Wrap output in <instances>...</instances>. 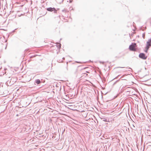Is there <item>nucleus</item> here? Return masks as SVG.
<instances>
[{"label": "nucleus", "instance_id": "13", "mask_svg": "<svg viewBox=\"0 0 151 151\" xmlns=\"http://www.w3.org/2000/svg\"><path fill=\"white\" fill-rule=\"evenodd\" d=\"M147 49H146V50H145V52H147Z\"/></svg>", "mask_w": 151, "mask_h": 151}, {"label": "nucleus", "instance_id": "1", "mask_svg": "<svg viewBox=\"0 0 151 151\" xmlns=\"http://www.w3.org/2000/svg\"><path fill=\"white\" fill-rule=\"evenodd\" d=\"M136 45L135 43H134L133 44L130 45L129 47V50L132 51H135L136 50V49L135 48V47Z\"/></svg>", "mask_w": 151, "mask_h": 151}, {"label": "nucleus", "instance_id": "11", "mask_svg": "<svg viewBox=\"0 0 151 151\" xmlns=\"http://www.w3.org/2000/svg\"><path fill=\"white\" fill-rule=\"evenodd\" d=\"M7 46V44H6V47H5V49H6V48Z\"/></svg>", "mask_w": 151, "mask_h": 151}, {"label": "nucleus", "instance_id": "7", "mask_svg": "<svg viewBox=\"0 0 151 151\" xmlns=\"http://www.w3.org/2000/svg\"><path fill=\"white\" fill-rule=\"evenodd\" d=\"M58 48H60L61 47V44L60 43L58 44V45L57 46Z\"/></svg>", "mask_w": 151, "mask_h": 151}, {"label": "nucleus", "instance_id": "18", "mask_svg": "<svg viewBox=\"0 0 151 151\" xmlns=\"http://www.w3.org/2000/svg\"><path fill=\"white\" fill-rule=\"evenodd\" d=\"M68 106H71V105H70V104H69V105Z\"/></svg>", "mask_w": 151, "mask_h": 151}, {"label": "nucleus", "instance_id": "9", "mask_svg": "<svg viewBox=\"0 0 151 151\" xmlns=\"http://www.w3.org/2000/svg\"><path fill=\"white\" fill-rule=\"evenodd\" d=\"M63 0H61V1H60V2H59V3L60 4H61V3H62L63 2Z\"/></svg>", "mask_w": 151, "mask_h": 151}, {"label": "nucleus", "instance_id": "10", "mask_svg": "<svg viewBox=\"0 0 151 151\" xmlns=\"http://www.w3.org/2000/svg\"><path fill=\"white\" fill-rule=\"evenodd\" d=\"M142 37H143V38L144 39L145 38V34H144V33L143 34H142Z\"/></svg>", "mask_w": 151, "mask_h": 151}, {"label": "nucleus", "instance_id": "6", "mask_svg": "<svg viewBox=\"0 0 151 151\" xmlns=\"http://www.w3.org/2000/svg\"><path fill=\"white\" fill-rule=\"evenodd\" d=\"M35 83L37 84H40L41 83V81L39 79H37L35 80Z\"/></svg>", "mask_w": 151, "mask_h": 151}, {"label": "nucleus", "instance_id": "8", "mask_svg": "<svg viewBox=\"0 0 151 151\" xmlns=\"http://www.w3.org/2000/svg\"><path fill=\"white\" fill-rule=\"evenodd\" d=\"M66 11V10L65 9H63L62 10V12H65Z\"/></svg>", "mask_w": 151, "mask_h": 151}, {"label": "nucleus", "instance_id": "2", "mask_svg": "<svg viewBox=\"0 0 151 151\" xmlns=\"http://www.w3.org/2000/svg\"><path fill=\"white\" fill-rule=\"evenodd\" d=\"M139 57L143 60H146L147 58V56L145 55L144 53H140L139 55Z\"/></svg>", "mask_w": 151, "mask_h": 151}, {"label": "nucleus", "instance_id": "17", "mask_svg": "<svg viewBox=\"0 0 151 151\" xmlns=\"http://www.w3.org/2000/svg\"><path fill=\"white\" fill-rule=\"evenodd\" d=\"M68 106H71V105H70V104H69V105Z\"/></svg>", "mask_w": 151, "mask_h": 151}, {"label": "nucleus", "instance_id": "5", "mask_svg": "<svg viewBox=\"0 0 151 151\" xmlns=\"http://www.w3.org/2000/svg\"><path fill=\"white\" fill-rule=\"evenodd\" d=\"M62 97H63V98L67 101H68L69 99V97L67 96V95H63Z\"/></svg>", "mask_w": 151, "mask_h": 151}, {"label": "nucleus", "instance_id": "12", "mask_svg": "<svg viewBox=\"0 0 151 151\" xmlns=\"http://www.w3.org/2000/svg\"><path fill=\"white\" fill-rule=\"evenodd\" d=\"M116 97H117V96H114V98H113L112 99H114V98H116Z\"/></svg>", "mask_w": 151, "mask_h": 151}, {"label": "nucleus", "instance_id": "4", "mask_svg": "<svg viewBox=\"0 0 151 151\" xmlns=\"http://www.w3.org/2000/svg\"><path fill=\"white\" fill-rule=\"evenodd\" d=\"M151 46V39L149 40L147 42L146 46V48L147 49V50Z\"/></svg>", "mask_w": 151, "mask_h": 151}, {"label": "nucleus", "instance_id": "16", "mask_svg": "<svg viewBox=\"0 0 151 151\" xmlns=\"http://www.w3.org/2000/svg\"><path fill=\"white\" fill-rule=\"evenodd\" d=\"M118 68H123V67H119Z\"/></svg>", "mask_w": 151, "mask_h": 151}, {"label": "nucleus", "instance_id": "19", "mask_svg": "<svg viewBox=\"0 0 151 151\" xmlns=\"http://www.w3.org/2000/svg\"><path fill=\"white\" fill-rule=\"evenodd\" d=\"M101 97H102V95H101Z\"/></svg>", "mask_w": 151, "mask_h": 151}, {"label": "nucleus", "instance_id": "3", "mask_svg": "<svg viewBox=\"0 0 151 151\" xmlns=\"http://www.w3.org/2000/svg\"><path fill=\"white\" fill-rule=\"evenodd\" d=\"M47 10L50 12L53 11L54 13H57V10L54 7H49L47 8Z\"/></svg>", "mask_w": 151, "mask_h": 151}, {"label": "nucleus", "instance_id": "14", "mask_svg": "<svg viewBox=\"0 0 151 151\" xmlns=\"http://www.w3.org/2000/svg\"><path fill=\"white\" fill-rule=\"evenodd\" d=\"M62 59H63V60H65V58H64V57H63V58H62Z\"/></svg>", "mask_w": 151, "mask_h": 151}, {"label": "nucleus", "instance_id": "15", "mask_svg": "<svg viewBox=\"0 0 151 151\" xmlns=\"http://www.w3.org/2000/svg\"><path fill=\"white\" fill-rule=\"evenodd\" d=\"M77 62V63H80V62Z\"/></svg>", "mask_w": 151, "mask_h": 151}]
</instances>
